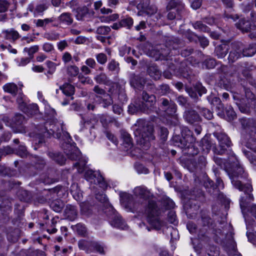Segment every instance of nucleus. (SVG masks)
Masks as SVG:
<instances>
[{
  "label": "nucleus",
  "instance_id": "63",
  "mask_svg": "<svg viewBox=\"0 0 256 256\" xmlns=\"http://www.w3.org/2000/svg\"><path fill=\"white\" fill-rule=\"evenodd\" d=\"M90 246L92 248H94L100 254H104V246L100 242H94L91 243Z\"/></svg>",
  "mask_w": 256,
  "mask_h": 256
},
{
  "label": "nucleus",
  "instance_id": "26",
  "mask_svg": "<svg viewBox=\"0 0 256 256\" xmlns=\"http://www.w3.org/2000/svg\"><path fill=\"white\" fill-rule=\"evenodd\" d=\"M64 215L66 218L70 221L74 220L78 216V210L76 207L71 204L66 205L64 210Z\"/></svg>",
  "mask_w": 256,
  "mask_h": 256
},
{
  "label": "nucleus",
  "instance_id": "34",
  "mask_svg": "<svg viewBox=\"0 0 256 256\" xmlns=\"http://www.w3.org/2000/svg\"><path fill=\"white\" fill-rule=\"evenodd\" d=\"M228 51V46L225 44H221L216 46L214 52L218 58H222L226 55Z\"/></svg>",
  "mask_w": 256,
  "mask_h": 256
},
{
  "label": "nucleus",
  "instance_id": "11",
  "mask_svg": "<svg viewBox=\"0 0 256 256\" xmlns=\"http://www.w3.org/2000/svg\"><path fill=\"white\" fill-rule=\"evenodd\" d=\"M252 187L250 184L246 183L242 186V190L240 191L244 192V196H241L240 200V204L242 213L246 222L247 219L246 216V210L248 204L254 200V196L252 192Z\"/></svg>",
  "mask_w": 256,
  "mask_h": 256
},
{
  "label": "nucleus",
  "instance_id": "33",
  "mask_svg": "<svg viewBox=\"0 0 256 256\" xmlns=\"http://www.w3.org/2000/svg\"><path fill=\"white\" fill-rule=\"evenodd\" d=\"M48 156L58 164L62 165L66 160V158L60 152H49Z\"/></svg>",
  "mask_w": 256,
  "mask_h": 256
},
{
  "label": "nucleus",
  "instance_id": "60",
  "mask_svg": "<svg viewBox=\"0 0 256 256\" xmlns=\"http://www.w3.org/2000/svg\"><path fill=\"white\" fill-rule=\"evenodd\" d=\"M68 74L72 76H76L79 72L78 67L74 65L68 66L67 68Z\"/></svg>",
  "mask_w": 256,
  "mask_h": 256
},
{
  "label": "nucleus",
  "instance_id": "48",
  "mask_svg": "<svg viewBox=\"0 0 256 256\" xmlns=\"http://www.w3.org/2000/svg\"><path fill=\"white\" fill-rule=\"evenodd\" d=\"M107 68L110 72L118 73L120 70L119 64L115 60H112L108 63Z\"/></svg>",
  "mask_w": 256,
  "mask_h": 256
},
{
  "label": "nucleus",
  "instance_id": "12",
  "mask_svg": "<svg viewBox=\"0 0 256 256\" xmlns=\"http://www.w3.org/2000/svg\"><path fill=\"white\" fill-rule=\"evenodd\" d=\"M104 213L108 218L112 226L122 230L128 228V226L124 220L112 205H109V206L104 210Z\"/></svg>",
  "mask_w": 256,
  "mask_h": 256
},
{
  "label": "nucleus",
  "instance_id": "28",
  "mask_svg": "<svg viewBox=\"0 0 256 256\" xmlns=\"http://www.w3.org/2000/svg\"><path fill=\"white\" fill-rule=\"evenodd\" d=\"M2 34L4 35V38L6 40L13 42L21 38L18 32L13 28L4 30Z\"/></svg>",
  "mask_w": 256,
  "mask_h": 256
},
{
  "label": "nucleus",
  "instance_id": "29",
  "mask_svg": "<svg viewBox=\"0 0 256 256\" xmlns=\"http://www.w3.org/2000/svg\"><path fill=\"white\" fill-rule=\"evenodd\" d=\"M139 6L148 14H153L157 12V8L154 4H150V0H142Z\"/></svg>",
  "mask_w": 256,
  "mask_h": 256
},
{
  "label": "nucleus",
  "instance_id": "1",
  "mask_svg": "<svg viewBox=\"0 0 256 256\" xmlns=\"http://www.w3.org/2000/svg\"><path fill=\"white\" fill-rule=\"evenodd\" d=\"M134 195L140 198V202L146 206V214L148 222L154 229L160 230L164 222L158 217V208L155 201L152 200V196L149 190L144 186H138L134 190Z\"/></svg>",
  "mask_w": 256,
  "mask_h": 256
},
{
  "label": "nucleus",
  "instance_id": "41",
  "mask_svg": "<svg viewBox=\"0 0 256 256\" xmlns=\"http://www.w3.org/2000/svg\"><path fill=\"white\" fill-rule=\"evenodd\" d=\"M246 146L253 152H256V136H246Z\"/></svg>",
  "mask_w": 256,
  "mask_h": 256
},
{
  "label": "nucleus",
  "instance_id": "62",
  "mask_svg": "<svg viewBox=\"0 0 256 256\" xmlns=\"http://www.w3.org/2000/svg\"><path fill=\"white\" fill-rule=\"evenodd\" d=\"M38 50L39 47L38 46H34L30 48H24V51L27 52L29 57L32 59L34 58V54Z\"/></svg>",
  "mask_w": 256,
  "mask_h": 256
},
{
  "label": "nucleus",
  "instance_id": "42",
  "mask_svg": "<svg viewBox=\"0 0 256 256\" xmlns=\"http://www.w3.org/2000/svg\"><path fill=\"white\" fill-rule=\"evenodd\" d=\"M122 138L123 140L124 143L126 144V147L130 148L132 146V140L130 134L124 130L120 132Z\"/></svg>",
  "mask_w": 256,
  "mask_h": 256
},
{
  "label": "nucleus",
  "instance_id": "23",
  "mask_svg": "<svg viewBox=\"0 0 256 256\" xmlns=\"http://www.w3.org/2000/svg\"><path fill=\"white\" fill-rule=\"evenodd\" d=\"M170 116V118L168 119V123L171 126H174L175 128L174 130V135L178 134L177 132L180 130L181 133V137H182V130L184 128H186V126H182L180 124V122H179L178 116L177 114H174L173 115H168Z\"/></svg>",
  "mask_w": 256,
  "mask_h": 256
},
{
  "label": "nucleus",
  "instance_id": "36",
  "mask_svg": "<svg viewBox=\"0 0 256 256\" xmlns=\"http://www.w3.org/2000/svg\"><path fill=\"white\" fill-rule=\"evenodd\" d=\"M58 20L60 23L66 26L71 24L73 22L72 14L68 12H64L58 16Z\"/></svg>",
  "mask_w": 256,
  "mask_h": 256
},
{
  "label": "nucleus",
  "instance_id": "4",
  "mask_svg": "<svg viewBox=\"0 0 256 256\" xmlns=\"http://www.w3.org/2000/svg\"><path fill=\"white\" fill-rule=\"evenodd\" d=\"M183 44L182 42L175 37H168L166 40L164 44L160 45L152 50L150 56L156 60H166L170 62V58L173 54H176L179 52L177 50Z\"/></svg>",
  "mask_w": 256,
  "mask_h": 256
},
{
  "label": "nucleus",
  "instance_id": "27",
  "mask_svg": "<svg viewBox=\"0 0 256 256\" xmlns=\"http://www.w3.org/2000/svg\"><path fill=\"white\" fill-rule=\"evenodd\" d=\"M236 27L242 32H248L252 30L253 26L249 20L242 18L236 24Z\"/></svg>",
  "mask_w": 256,
  "mask_h": 256
},
{
  "label": "nucleus",
  "instance_id": "56",
  "mask_svg": "<svg viewBox=\"0 0 256 256\" xmlns=\"http://www.w3.org/2000/svg\"><path fill=\"white\" fill-rule=\"evenodd\" d=\"M12 211V206L10 205H8L6 206L3 208H1V212H2V215L4 216V222H7L10 220L9 214L10 212Z\"/></svg>",
  "mask_w": 256,
  "mask_h": 256
},
{
  "label": "nucleus",
  "instance_id": "20",
  "mask_svg": "<svg viewBox=\"0 0 256 256\" xmlns=\"http://www.w3.org/2000/svg\"><path fill=\"white\" fill-rule=\"evenodd\" d=\"M206 164V158L203 156H200L198 159L194 158L190 160L188 166L189 170L191 172H198L204 168Z\"/></svg>",
  "mask_w": 256,
  "mask_h": 256
},
{
  "label": "nucleus",
  "instance_id": "7",
  "mask_svg": "<svg viewBox=\"0 0 256 256\" xmlns=\"http://www.w3.org/2000/svg\"><path fill=\"white\" fill-rule=\"evenodd\" d=\"M62 148L69 159L78 160L74 164L79 173H82L86 169L87 161L84 158H81L80 152L78 148L71 142H65L62 144Z\"/></svg>",
  "mask_w": 256,
  "mask_h": 256
},
{
  "label": "nucleus",
  "instance_id": "37",
  "mask_svg": "<svg viewBox=\"0 0 256 256\" xmlns=\"http://www.w3.org/2000/svg\"><path fill=\"white\" fill-rule=\"evenodd\" d=\"M122 86L123 85L120 84L118 82L112 83L108 90V92H109L108 94L112 98L113 97L117 96Z\"/></svg>",
  "mask_w": 256,
  "mask_h": 256
},
{
  "label": "nucleus",
  "instance_id": "6",
  "mask_svg": "<svg viewBox=\"0 0 256 256\" xmlns=\"http://www.w3.org/2000/svg\"><path fill=\"white\" fill-rule=\"evenodd\" d=\"M196 138L192 132L188 128H184L182 130V137L180 134H176L172 137V142L175 146L186 150L189 156H194L198 152V149L194 145Z\"/></svg>",
  "mask_w": 256,
  "mask_h": 256
},
{
  "label": "nucleus",
  "instance_id": "61",
  "mask_svg": "<svg viewBox=\"0 0 256 256\" xmlns=\"http://www.w3.org/2000/svg\"><path fill=\"white\" fill-rule=\"evenodd\" d=\"M46 162L43 158L39 157L36 158V160L34 161V166L36 169L41 170L44 168Z\"/></svg>",
  "mask_w": 256,
  "mask_h": 256
},
{
  "label": "nucleus",
  "instance_id": "17",
  "mask_svg": "<svg viewBox=\"0 0 256 256\" xmlns=\"http://www.w3.org/2000/svg\"><path fill=\"white\" fill-rule=\"evenodd\" d=\"M160 102V108L168 115H173L176 114V105L174 101L166 98H162Z\"/></svg>",
  "mask_w": 256,
  "mask_h": 256
},
{
  "label": "nucleus",
  "instance_id": "2",
  "mask_svg": "<svg viewBox=\"0 0 256 256\" xmlns=\"http://www.w3.org/2000/svg\"><path fill=\"white\" fill-rule=\"evenodd\" d=\"M201 222L202 226H207L213 229V232L215 236L214 238L216 243L220 244L226 250L236 252V246L232 234H227L225 236L224 233V227L227 226L226 222L222 221L219 224H222V226H218V228H214L213 226L212 220L205 212H201Z\"/></svg>",
  "mask_w": 256,
  "mask_h": 256
},
{
  "label": "nucleus",
  "instance_id": "52",
  "mask_svg": "<svg viewBox=\"0 0 256 256\" xmlns=\"http://www.w3.org/2000/svg\"><path fill=\"white\" fill-rule=\"evenodd\" d=\"M162 204L163 206L168 209H171L174 208V203L169 198L164 196L162 198Z\"/></svg>",
  "mask_w": 256,
  "mask_h": 256
},
{
  "label": "nucleus",
  "instance_id": "47",
  "mask_svg": "<svg viewBox=\"0 0 256 256\" xmlns=\"http://www.w3.org/2000/svg\"><path fill=\"white\" fill-rule=\"evenodd\" d=\"M193 26L196 30H198L199 31L208 32H210V28L206 24H204L201 21H196L193 24Z\"/></svg>",
  "mask_w": 256,
  "mask_h": 256
},
{
  "label": "nucleus",
  "instance_id": "43",
  "mask_svg": "<svg viewBox=\"0 0 256 256\" xmlns=\"http://www.w3.org/2000/svg\"><path fill=\"white\" fill-rule=\"evenodd\" d=\"M216 65V62L214 58H208L202 62V68L206 69L214 68Z\"/></svg>",
  "mask_w": 256,
  "mask_h": 256
},
{
  "label": "nucleus",
  "instance_id": "30",
  "mask_svg": "<svg viewBox=\"0 0 256 256\" xmlns=\"http://www.w3.org/2000/svg\"><path fill=\"white\" fill-rule=\"evenodd\" d=\"M250 100L244 98L238 100L236 102V104L242 112L248 114L250 112Z\"/></svg>",
  "mask_w": 256,
  "mask_h": 256
},
{
  "label": "nucleus",
  "instance_id": "31",
  "mask_svg": "<svg viewBox=\"0 0 256 256\" xmlns=\"http://www.w3.org/2000/svg\"><path fill=\"white\" fill-rule=\"evenodd\" d=\"M241 48L242 52V56H252L256 53V44H252L244 46L242 43Z\"/></svg>",
  "mask_w": 256,
  "mask_h": 256
},
{
  "label": "nucleus",
  "instance_id": "53",
  "mask_svg": "<svg viewBox=\"0 0 256 256\" xmlns=\"http://www.w3.org/2000/svg\"><path fill=\"white\" fill-rule=\"evenodd\" d=\"M186 90L188 93V95L190 96V98H193L194 100V101L196 102L198 100V92L196 86L194 88L186 87Z\"/></svg>",
  "mask_w": 256,
  "mask_h": 256
},
{
  "label": "nucleus",
  "instance_id": "19",
  "mask_svg": "<svg viewBox=\"0 0 256 256\" xmlns=\"http://www.w3.org/2000/svg\"><path fill=\"white\" fill-rule=\"evenodd\" d=\"M183 117L184 120L190 124L197 125L202 120L198 114L192 109L186 110L184 113Z\"/></svg>",
  "mask_w": 256,
  "mask_h": 256
},
{
  "label": "nucleus",
  "instance_id": "38",
  "mask_svg": "<svg viewBox=\"0 0 256 256\" xmlns=\"http://www.w3.org/2000/svg\"><path fill=\"white\" fill-rule=\"evenodd\" d=\"M64 204L60 200L56 199L51 202L50 204V208L56 212H60L64 208Z\"/></svg>",
  "mask_w": 256,
  "mask_h": 256
},
{
  "label": "nucleus",
  "instance_id": "45",
  "mask_svg": "<svg viewBox=\"0 0 256 256\" xmlns=\"http://www.w3.org/2000/svg\"><path fill=\"white\" fill-rule=\"evenodd\" d=\"M120 197L122 203H124L126 206L128 207H131L132 202V195L126 192H123L120 194Z\"/></svg>",
  "mask_w": 256,
  "mask_h": 256
},
{
  "label": "nucleus",
  "instance_id": "21",
  "mask_svg": "<svg viewBox=\"0 0 256 256\" xmlns=\"http://www.w3.org/2000/svg\"><path fill=\"white\" fill-rule=\"evenodd\" d=\"M24 116L21 114H16L12 118L13 127L16 132L25 133L26 130L22 124L25 122Z\"/></svg>",
  "mask_w": 256,
  "mask_h": 256
},
{
  "label": "nucleus",
  "instance_id": "50",
  "mask_svg": "<svg viewBox=\"0 0 256 256\" xmlns=\"http://www.w3.org/2000/svg\"><path fill=\"white\" fill-rule=\"evenodd\" d=\"M204 186L206 188L208 189V192L212 194H214V192H212V190L213 191H218L216 190V186L214 184V182L210 179H208L205 181L204 183Z\"/></svg>",
  "mask_w": 256,
  "mask_h": 256
},
{
  "label": "nucleus",
  "instance_id": "64",
  "mask_svg": "<svg viewBox=\"0 0 256 256\" xmlns=\"http://www.w3.org/2000/svg\"><path fill=\"white\" fill-rule=\"evenodd\" d=\"M105 96L106 98L102 99V106L104 108H106L110 106L112 104L113 98L108 94H106V95Z\"/></svg>",
  "mask_w": 256,
  "mask_h": 256
},
{
  "label": "nucleus",
  "instance_id": "39",
  "mask_svg": "<svg viewBox=\"0 0 256 256\" xmlns=\"http://www.w3.org/2000/svg\"><path fill=\"white\" fill-rule=\"evenodd\" d=\"M4 92H8L13 96H16L18 92V88L14 83H8L3 86Z\"/></svg>",
  "mask_w": 256,
  "mask_h": 256
},
{
  "label": "nucleus",
  "instance_id": "44",
  "mask_svg": "<svg viewBox=\"0 0 256 256\" xmlns=\"http://www.w3.org/2000/svg\"><path fill=\"white\" fill-rule=\"evenodd\" d=\"M96 82L98 84H104L108 85L110 84V80L106 74L102 72L96 75L94 78Z\"/></svg>",
  "mask_w": 256,
  "mask_h": 256
},
{
  "label": "nucleus",
  "instance_id": "24",
  "mask_svg": "<svg viewBox=\"0 0 256 256\" xmlns=\"http://www.w3.org/2000/svg\"><path fill=\"white\" fill-rule=\"evenodd\" d=\"M206 98L211 105L216 106V108L219 110L218 114L224 113V106L219 98L212 94L208 96Z\"/></svg>",
  "mask_w": 256,
  "mask_h": 256
},
{
  "label": "nucleus",
  "instance_id": "10",
  "mask_svg": "<svg viewBox=\"0 0 256 256\" xmlns=\"http://www.w3.org/2000/svg\"><path fill=\"white\" fill-rule=\"evenodd\" d=\"M168 68L176 76L188 78L190 72L186 62H179L176 58H171L170 62H168Z\"/></svg>",
  "mask_w": 256,
  "mask_h": 256
},
{
  "label": "nucleus",
  "instance_id": "46",
  "mask_svg": "<svg viewBox=\"0 0 256 256\" xmlns=\"http://www.w3.org/2000/svg\"><path fill=\"white\" fill-rule=\"evenodd\" d=\"M226 166L224 167V170H226V167L228 166H240V164L237 160L236 156L234 154H232L228 157V158L226 162Z\"/></svg>",
  "mask_w": 256,
  "mask_h": 256
},
{
  "label": "nucleus",
  "instance_id": "13",
  "mask_svg": "<svg viewBox=\"0 0 256 256\" xmlns=\"http://www.w3.org/2000/svg\"><path fill=\"white\" fill-rule=\"evenodd\" d=\"M213 134L218 142V145L214 148V152L216 154L222 155L232 146V142L230 138L224 132H216Z\"/></svg>",
  "mask_w": 256,
  "mask_h": 256
},
{
  "label": "nucleus",
  "instance_id": "35",
  "mask_svg": "<svg viewBox=\"0 0 256 256\" xmlns=\"http://www.w3.org/2000/svg\"><path fill=\"white\" fill-rule=\"evenodd\" d=\"M81 116L82 120L80 122V130H83L84 128H88V127L90 129L94 128L96 121L92 119L85 118L82 115Z\"/></svg>",
  "mask_w": 256,
  "mask_h": 256
},
{
  "label": "nucleus",
  "instance_id": "57",
  "mask_svg": "<svg viewBox=\"0 0 256 256\" xmlns=\"http://www.w3.org/2000/svg\"><path fill=\"white\" fill-rule=\"evenodd\" d=\"M234 12V10L230 9V12H228L226 11L224 14V18H226L227 20H232L233 21H236V20L238 19L239 17L238 16L233 12Z\"/></svg>",
  "mask_w": 256,
  "mask_h": 256
},
{
  "label": "nucleus",
  "instance_id": "40",
  "mask_svg": "<svg viewBox=\"0 0 256 256\" xmlns=\"http://www.w3.org/2000/svg\"><path fill=\"white\" fill-rule=\"evenodd\" d=\"M60 88L66 96H72L74 93V87L68 83L64 84L62 86H60Z\"/></svg>",
  "mask_w": 256,
  "mask_h": 256
},
{
  "label": "nucleus",
  "instance_id": "59",
  "mask_svg": "<svg viewBox=\"0 0 256 256\" xmlns=\"http://www.w3.org/2000/svg\"><path fill=\"white\" fill-rule=\"evenodd\" d=\"M110 30V28L108 26H100L96 29V33L100 35H107Z\"/></svg>",
  "mask_w": 256,
  "mask_h": 256
},
{
  "label": "nucleus",
  "instance_id": "9",
  "mask_svg": "<svg viewBox=\"0 0 256 256\" xmlns=\"http://www.w3.org/2000/svg\"><path fill=\"white\" fill-rule=\"evenodd\" d=\"M166 0L168 2L166 6V10L168 12V19L181 20L186 12L184 4L180 0Z\"/></svg>",
  "mask_w": 256,
  "mask_h": 256
},
{
  "label": "nucleus",
  "instance_id": "51",
  "mask_svg": "<svg viewBox=\"0 0 256 256\" xmlns=\"http://www.w3.org/2000/svg\"><path fill=\"white\" fill-rule=\"evenodd\" d=\"M96 198L100 202L104 204V206L106 207L104 210H104L109 206V205H110L108 202L107 198L106 195L104 194H97L96 196Z\"/></svg>",
  "mask_w": 256,
  "mask_h": 256
},
{
  "label": "nucleus",
  "instance_id": "54",
  "mask_svg": "<svg viewBox=\"0 0 256 256\" xmlns=\"http://www.w3.org/2000/svg\"><path fill=\"white\" fill-rule=\"evenodd\" d=\"M208 256H219V248L214 246H209L206 250Z\"/></svg>",
  "mask_w": 256,
  "mask_h": 256
},
{
  "label": "nucleus",
  "instance_id": "22",
  "mask_svg": "<svg viewBox=\"0 0 256 256\" xmlns=\"http://www.w3.org/2000/svg\"><path fill=\"white\" fill-rule=\"evenodd\" d=\"M146 80L144 78L140 75L133 74L131 75L130 78V84L132 87L138 90H141L144 88Z\"/></svg>",
  "mask_w": 256,
  "mask_h": 256
},
{
  "label": "nucleus",
  "instance_id": "18",
  "mask_svg": "<svg viewBox=\"0 0 256 256\" xmlns=\"http://www.w3.org/2000/svg\"><path fill=\"white\" fill-rule=\"evenodd\" d=\"M232 50L230 52L228 60L229 62H234L242 56V42H234L232 44Z\"/></svg>",
  "mask_w": 256,
  "mask_h": 256
},
{
  "label": "nucleus",
  "instance_id": "25",
  "mask_svg": "<svg viewBox=\"0 0 256 256\" xmlns=\"http://www.w3.org/2000/svg\"><path fill=\"white\" fill-rule=\"evenodd\" d=\"M147 72L154 80H158L162 76V72L155 64H150L147 66Z\"/></svg>",
  "mask_w": 256,
  "mask_h": 256
},
{
  "label": "nucleus",
  "instance_id": "14",
  "mask_svg": "<svg viewBox=\"0 0 256 256\" xmlns=\"http://www.w3.org/2000/svg\"><path fill=\"white\" fill-rule=\"evenodd\" d=\"M84 177L88 181L92 184H98L102 188L106 187L104 178L99 172L88 170L85 172Z\"/></svg>",
  "mask_w": 256,
  "mask_h": 256
},
{
  "label": "nucleus",
  "instance_id": "5",
  "mask_svg": "<svg viewBox=\"0 0 256 256\" xmlns=\"http://www.w3.org/2000/svg\"><path fill=\"white\" fill-rule=\"evenodd\" d=\"M134 127V134L137 142L144 148L149 147L150 142L155 138L153 126L148 121L140 119L135 124Z\"/></svg>",
  "mask_w": 256,
  "mask_h": 256
},
{
  "label": "nucleus",
  "instance_id": "55",
  "mask_svg": "<svg viewBox=\"0 0 256 256\" xmlns=\"http://www.w3.org/2000/svg\"><path fill=\"white\" fill-rule=\"evenodd\" d=\"M242 152L251 164L256 166V156H254L252 152L246 150H243Z\"/></svg>",
  "mask_w": 256,
  "mask_h": 256
},
{
  "label": "nucleus",
  "instance_id": "49",
  "mask_svg": "<svg viewBox=\"0 0 256 256\" xmlns=\"http://www.w3.org/2000/svg\"><path fill=\"white\" fill-rule=\"evenodd\" d=\"M120 21L122 26L126 28L128 30L131 28L134 24L132 18L129 16L124 18L122 19Z\"/></svg>",
  "mask_w": 256,
  "mask_h": 256
},
{
  "label": "nucleus",
  "instance_id": "15",
  "mask_svg": "<svg viewBox=\"0 0 256 256\" xmlns=\"http://www.w3.org/2000/svg\"><path fill=\"white\" fill-rule=\"evenodd\" d=\"M139 102L145 109L146 114H149L152 111L154 106L156 102V97L152 94H148L146 91H143L142 94V100H138Z\"/></svg>",
  "mask_w": 256,
  "mask_h": 256
},
{
  "label": "nucleus",
  "instance_id": "8",
  "mask_svg": "<svg viewBox=\"0 0 256 256\" xmlns=\"http://www.w3.org/2000/svg\"><path fill=\"white\" fill-rule=\"evenodd\" d=\"M225 170L228 175L233 186L238 190H242V186L244 185V182L248 177L243 168L240 165L235 167L228 166L226 167Z\"/></svg>",
  "mask_w": 256,
  "mask_h": 256
},
{
  "label": "nucleus",
  "instance_id": "58",
  "mask_svg": "<svg viewBox=\"0 0 256 256\" xmlns=\"http://www.w3.org/2000/svg\"><path fill=\"white\" fill-rule=\"evenodd\" d=\"M218 86L221 88L226 90H228L231 88V84L230 81L226 78H222L218 83Z\"/></svg>",
  "mask_w": 256,
  "mask_h": 256
},
{
  "label": "nucleus",
  "instance_id": "3",
  "mask_svg": "<svg viewBox=\"0 0 256 256\" xmlns=\"http://www.w3.org/2000/svg\"><path fill=\"white\" fill-rule=\"evenodd\" d=\"M38 139L35 140L36 144H42L45 142V138H50L53 136L56 138H62L64 142L61 144L65 142H70L72 140L70 134L64 130V126L59 124H55L53 122H46L44 126H40L38 128L37 134Z\"/></svg>",
  "mask_w": 256,
  "mask_h": 256
},
{
  "label": "nucleus",
  "instance_id": "16",
  "mask_svg": "<svg viewBox=\"0 0 256 256\" xmlns=\"http://www.w3.org/2000/svg\"><path fill=\"white\" fill-rule=\"evenodd\" d=\"M240 123L246 132L248 134L246 136H256V119L242 118L240 120Z\"/></svg>",
  "mask_w": 256,
  "mask_h": 256
},
{
  "label": "nucleus",
  "instance_id": "32",
  "mask_svg": "<svg viewBox=\"0 0 256 256\" xmlns=\"http://www.w3.org/2000/svg\"><path fill=\"white\" fill-rule=\"evenodd\" d=\"M128 112L129 114H132L139 112L146 114L145 109L143 108L142 106L140 104L138 100H136L134 104H131L128 106Z\"/></svg>",
  "mask_w": 256,
  "mask_h": 256
}]
</instances>
